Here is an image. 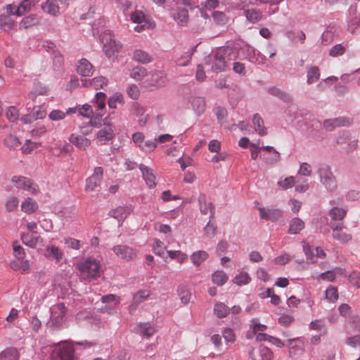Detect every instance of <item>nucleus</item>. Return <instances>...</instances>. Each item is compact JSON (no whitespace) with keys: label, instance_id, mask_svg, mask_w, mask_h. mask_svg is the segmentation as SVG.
<instances>
[{"label":"nucleus","instance_id":"nucleus-40","mask_svg":"<svg viewBox=\"0 0 360 360\" xmlns=\"http://www.w3.org/2000/svg\"><path fill=\"white\" fill-rule=\"evenodd\" d=\"M338 291L336 287L330 285L325 290V298L330 302H335L338 300Z\"/></svg>","mask_w":360,"mask_h":360},{"label":"nucleus","instance_id":"nucleus-46","mask_svg":"<svg viewBox=\"0 0 360 360\" xmlns=\"http://www.w3.org/2000/svg\"><path fill=\"white\" fill-rule=\"evenodd\" d=\"M277 184L281 188L286 190L293 187L295 185V179L293 176H288L283 180L280 179Z\"/></svg>","mask_w":360,"mask_h":360},{"label":"nucleus","instance_id":"nucleus-41","mask_svg":"<svg viewBox=\"0 0 360 360\" xmlns=\"http://www.w3.org/2000/svg\"><path fill=\"white\" fill-rule=\"evenodd\" d=\"M131 20L136 24H142L145 22H151L146 18L145 14L141 11H135L130 15Z\"/></svg>","mask_w":360,"mask_h":360},{"label":"nucleus","instance_id":"nucleus-25","mask_svg":"<svg viewBox=\"0 0 360 360\" xmlns=\"http://www.w3.org/2000/svg\"><path fill=\"white\" fill-rule=\"evenodd\" d=\"M191 103L194 111L198 115L203 113L205 110L206 103L204 98L200 96L193 97L192 98Z\"/></svg>","mask_w":360,"mask_h":360},{"label":"nucleus","instance_id":"nucleus-53","mask_svg":"<svg viewBox=\"0 0 360 360\" xmlns=\"http://www.w3.org/2000/svg\"><path fill=\"white\" fill-rule=\"evenodd\" d=\"M123 103V96L120 94H115L111 96L108 100V105L110 108L115 109L117 107V103L122 104Z\"/></svg>","mask_w":360,"mask_h":360},{"label":"nucleus","instance_id":"nucleus-30","mask_svg":"<svg viewBox=\"0 0 360 360\" xmlns=\"http://www.w3.org/2000/svg\"><path fill=\"white\" fill-rule=\"evenodd\" d=\"M252 123L255 127V130L259 135L264 136L267 134L266 129L264 127V122L262 117L258 115L255 114L252 119Z\"/></svg>","mask_w":360,"mask_h":360},{"label":"nucleus","instance_id":"nucleus-1","mask_svg":"<svg viewBox=\"0 0 360 360\" xmlns=\"http://www.w3.org/2000/svg\"><path fill=\"white\" fill-rule=\"evenodd\" d=\"M236 58V54L232 48L220 47L214 53L212 70L215 72L225 71L228 68V63Z\"/></svg>","mask_w":360,"mask_h":360},{"label":"nucleus","instance_id":"nucleus-24","mask_svg":"<svg viewBox=\"0 0 360 360\" xmlns=\"http://www.w3.org/2000/svg\"><path fill=\"white\" fill-rule=\"evenodd\" d=\"M43 11L47 14L56 16L59 13V6L56 0H47L41 5Z\"/></svg>","mask_w":360,"mask_h":360},{"label":"nucleus","instance_id":"nucleus-63","mask_svg":"<svg viewBox=\"0 0 360 360\" xmlns=\"http://www.w3.org/2000/svg\"><path fill=\"white\" fill-rule=\"evenodd\" d=\"M261 360H273V353L266 347H262L259 349Z\"/></svg>","mask_w":360,"mask_h":360},{"label":"nucleus","instance_id":"nucleus-22","mask_svg":"<svg viewBox=\"0 0 360 360\" xmlns=\"http://www.w3.org/2000/svg\"><path fill=\"white\" fill-rule=\"evenodd\" d=\"M10 267L21 274H28L30 272V263L29 261L25 259H15L10 263Z\"/></svg>","mask_w":360,"mask_h":360},{"label":"nucleus","instance_id":"nucleus-29","mask_svg":"<svg viewBox=\"0 0 360 360\" xmlns=\"http://www.w3.org/2000/svg\"><path fill=\"white\" fill-rule=\"evenodd\" d=\"M229 311V307L223 302H217L214 304V314L219 319L226 317Z\"/></svg>","mask_w":360,"mask_h":360},{"label":"nucleus","instance_id":"nucleus-33","mask_svg":"<svg viewBox=\"0 0 360 360\" xmlns=\"http://www.w3.org/2000/svg\"><path fill=\"white\" fill-rule=\"evenodd\" d=\"M19 353L15 348H8L0 353V360H18Z\"/></svg>","mask_w":360,"mask_h":360},{"label":"nucleus","instance_id":"nucleus-44","mask_svg":"<svg viewBox=\"0 0 360 360\" xmlns=\"http://www.w3.org/2000/svg\"><path fill=\"white\" fill-rule=\"evenodd\" d=\"M251 278L248 273L241 272L234 277L233 281L238 285H243L248 284Z\"/></svg>","mask_w":360,"mask_h":360},{"label":"nucleus","instance_id":"nucleus-28","mask_svg":"<svg viewBox=\"0 0 360 360\" xmlns=\"http://www.w3.org/2000/svg\"><path fill=\"white\" fill-rule=\"evenodd\" d=\"M133 58L134 60L143 64L149 63L153 60L152 56L141 49L134 51Z\"/></svg>","mask_w":360,"mask_h":360},{"label":"nucleus","instance_id":"nucleus-23","mask_svg":"<svg viewBox=\"0 0 360 360\" xmlns=\"http://www.w3.org/2000/svg\"><path fill=\"white\" fill-rule=\"evenodd\" d=\"M106 96L103 92H98L96 94V101L94 107L96 108L95 114L97 117H101L103 115V110L105 107Z\"/></svg>","mask_w":360,"mask_h":360},{"label":"nucleus","instance_id":"nucleus-47","mask_svg":"<svg viewBox=\"0 0 360 360\" xmlns=\"http://www.w3.org/2000/svg\"><path fill=\"white\" fill-rule=\"evenodd\" d=\"M4 144L9 148H15L20 145L18 138L13 135H8L4 139Z\"/></svg>","mask_w":360,"mask_h":360},{"label":"nucleus","instance_id":"nucleus-45","mask_svg":"<svg viewBox=\"0 0 360 360\" xmlns=\"http://www.w3.org/2000/svg\"><path fill=\"white\" fill-rule=\"evenodd\" d=\"M91 84L92 87L96 90H98L100 89H104L105 86H107L108 80L105 77L102 76L96 77L91 79Z\"/></svg>","mask_w":360,"mask_h":360},{"label":"nucleus","instance_id":"nucleus-38","mask_svg":"<svg viewBox=\"0 0 360 360\" xmlns=\"http://www.w3.org/2000/svg\"><path fill=\"white\" fill-rule=\"evenodd\" d=\"M147 75V70L141 66L134 67L131 71V77L136 81L143 79Z\"/></svg>","mask_w":360,"mask_h":360},{"label":"nucleus","instance_id":"nucleus-51","mask_svg":"<svg viewBox=\"0 0 360 360\" xmlns=\"http://www.w3.org/2000/svg\"><path fill=\"white\" fill-rule=\"evenodd\" d=\"M346 214V211L344 209L339 207H333L330 211V215L334 220H341Z\"/></svg>","mask_w":360,"mask_h":360},{"label":"nucleus","instance_id":"nucleus-48","mask_svg":"<svg viewBox=\"0 0 360 360\" xmlns=\"http://www.w3.org/2000/svg\"><path fill=\"white\" fill-rule=\"evenodd\" d=\"M245 15L247 19L251 22H255L259 20L262 18V14L259 11L257 10H246Z\"/></svg>","mask_w":360,"mask_h":360},{"label":"nucleus","instance_id":"nucleus-34","mask_svg":"<svg viewBox=\"0 0 360 360\" xmlns=\"http://www.w3.org/2000/svg\"><path fill=\"white\" fill-rule=\"evenodd\" d=\"M207 258V252L203 250L195 252L191 256V259L193 264L197 266H200Z\"/></svg>","mask_w":360,"mask_h":360},{"label":"nucleus","instance_id":"nucleus-10","mask_svg":"<svg viewBox=\"0 0 360 360\" xmlns=\"http://www.w3.org/2000/svg\"><path fill=\"white\" fill-rule=\"evenodd\" d=\"M330 227L332 229L333 233V238L340 241L342 243H347L352 240V235L347 233L344 229L345 227H344L343 224L342 223L339 224H335L331 223Z\"/></svg>","mask_w":360,"mask_h":360},{"label":"nucleus","instance_id":"nucleus-31","mask_svg":"<svg viewBox=\"0 0 360 360\" xmlns=\"http://www.w3.org/2000/svg\"><path fill=\"white\" fill-rule=\"evenodd\" d=\"M38 208L37 202L32 198H27L21 205V210L24 212L31 214L34 212Z\"/></svg>","mask_w":360,"mask_h":360},{"label":"nucleus","instance_id":"nucleus-14","mask_svg":"<svg viewBox=\"0 0 360 360\" xmlns=\"http://www.w3.org/2000/svg\"><path fill=\"white\" fill-rule=\"evenodd\" d=\"M132 212L130 205L119 206L109 212V215L119 221H124Z\"/></svg>","mask_w":360,"mask_h":360},{"label":"nucleus","instance_id":"nucleus-57","mask_svg":"<svg viewBox=\"0 0 360 360\" xmlns=\"http://www.w3.org/2000/svg\"><path fill=\"white\" fill-rule=\"evenodd\" d=\"M13 20L6 15H1L0 17V25L4 30H9L13 25Z\"/></svg>","mask_w":360,"mask_h":360},{"label":"nucleus","instance_id":"nucleus-50","mask_svg":"<svg viewBox=\"0 0 360 360\" xmlns=\"http://www.w3.org/2000/svg\"><path fill=\"white\" fill-rule=\"evenodd\" d=\"M153 249L155 254L160 257H163L166 247L164 245L163 242H162L160 239L155 238L154 240Z\"/></svg>","mask_w":360,"mask_h":360},{"label":"nucleus","instance_id":"nucleus-15","mask_svg":"<svg viewBox=\"0 0 360 360\" xmlns=\"http://www.w3.org/2000/svg\"><path fill=\"white\" fill-rule=\"evenodd\" d=\"M352 122V121L350 118L341 117L335 119L325 120L323 122V126L326 129L332 130L337 127L350 125Z\"/></svg>","mask_w":360,"mask_h":360},{"label":"nucleus","instance_id":"nucleus-19","mask_svg":"<svg viewBox=\"0 0 360 360\" xmlns=\"http://www.w3.org/2000/svg\"><path fill=\"white\" fill-rule=\"evenodd\" d=\"M50 151L56 157H63L70 154L73 151V147L68 143H65L63 146L55 144L51 147Z\"/></svg>","mask_w":360,"mask_h":360},{"label":"nucleus","instance_id":"nucleus-52","mask_svg":"<svg viewBox=\"0 0 360 360\" xmlns=\"http://www.w3.org/2000/svg\"><path fill=\"white\" fill-rule=\"evenodd\" d=\"M150 295V292L147 290H143L138 291L133 298V301L136 304L141 303L146 300Z\"/></svg>","mask_w":360,"mask_h":360},{"label":"nucleus","instance_id":"nucleus-64","mask_svg":"<svg viewBox=\"0 0 360 360\" xmlns=\"http://www.w3.org/2000/svg\"><path fill=\"white\" fill-rule=\"evenodd\" d=\"M346 344L354 348H360V335L348 338Z\"/></svg>","mask_w":360,"mask_h":360},{"label":"nucleus","instance_id":"nucleus-59","mask_svg":"<svg viewBox=\"0 0 360 360\" xmlns=\"http://www.w3.org/2000/svg\"><path fill=\"white\" fill-rule=\"evenodd\" d=\"M19 200L17 197H11L6 202V208L8 212H13L18 207Z\"/></svg>","mask_w":360,"mask_h":360},{"label":"nucleus","instance_id":"nucleus-3","mask_svg":"<svg viewBox=\"0 0 360 360\" xmlns=\"http://www.w3.org/2000/svg\"><path fill=\"white\" fill-rule=\"evenodd\" d=\"M75 348L70 342L56 345L51 354V360H75Z\"/></svg>","mask_w":360,"mask_h":360},{"label":"nucleus","instance_id":"nucleus-62","mask_svg":"<svg viewBox=\"0 0 360 360\" xmlns=\"http://www.w3.org/2000/svg\"><path fill=\"white\" fill-rule=\"evenodd\" d=\"M349 281L352 285L356 287L357 288H360V272L353 271L349 276Z\"/></svg>","mask_w":360,"mask_h":360},{"label":"nucleus","instance_id":"nucleus-17","mask_svg":"<svg viewBox=\"0 0 360 360\" xmlns=\"http://www.w3.org/2000/svg\"><path fill=\"white\" fill-rule=\"evenodd\" d=\"M259 211L260 217L266 220L276 221L282 216V212L276 208L259 207Z\"/></svg>","mask_w":360,"mask_h":360},{"label":"nucleus","instance_id":"nucleus-9","mask_svg":"<svg viewBox=\"0 0 360 360\" xmlns=\"http://www.w3.org/2000/svg\"><path fill=\"white\" fill-rule=\"evenodd\" d=\"M114 253L121 259L131 261L136 258L137 252L133 248L127 245H117L113 247Z\"/></svg>","mask_w":360,"mask_h":360},{"label":"nucleus","instance_id":"nucleus-35","mask_svg":"<svg viewBox=\"0 0 360 360\" xmlns=\"http://www.w3.org/2000/svg\"><path fill=\"white\" fill-rule=\"evenodd\" d=\"M136 330L139 334H141L142 335H145L147 338L151 337L155 333V330L154 327H153L148 323H140L137 326Z\"/></svg>","mask_w":360,"mask_h":360},{"label":"nucleus","instance_id":"nucleus-8","mask_svg":"<svg viewBox=\"0 0 360 360\" xmlns=\"http://www.w3.org/2000/svg\"><path fill=\"white\" fill-rule=\"evenodd\" d=\"M134 143L139 149L145 153H150L155 150L157 143L153 140H145V136L142 132H136L132 135Z\"/></svg>","mask_w":360,"mask_h":360},{"label":"nucleus","instance_id":"nucleus-43","mask_svg":"<svg viewBox=\"0 0 360 360\" xmlns=\"http://www.w3.org/2000/svg\"><path fill=\"white\" fill-rule=\"evenodd\" d=\"M320 77L319 69L316 66H311L307 71V83L311 84L317 81Z\"/></svg>","mask_w":360,"mask_h":360},{"label":"nucleus","instance_id":"nucleus-58","mask_svg":"<svg viewBox=\"0 0 360 360\" xmlns=\"http://www.w3.org/2000/svg\"><path fill=\"white\" fill-rule=\"evenodd\" d=\"M251 328L254 334H258L267 328L266 325L258 323L257 319L252 320Z\"/></svg>","mask_w":360,"mask_h":360},{"label":"nucleus","instance_id":"nucleus-6","mask_svg":"<svg viewBox=\"0 0 360 360\" xmlns=\"http://www.w3.org/2000/svg\"><path fill=\"white\" fill-rule=\"evenodd\" d=\"M11 181L13 185L17 188L27 191L31 194H35L39 191L37 184L27 177L13 176Z\"/></svg>","mask_w":360,"mask_h":360},{"label":"nucleus","instance_id":"nucleus-56","mask_svg":"<svg viewBox=\"0 0 360 360\" xmlns=\"http://www.w3.org/2000/svg\"><path fill=\"white\" fill-rule=\"evenodd\" d=\"M222 335L227 343H233L236 340V335L230 328H226L222 331Z\"/></svg>","mask_w":360,"mask_h":360},{"label":"nucleus","instance_id":"nucleus-21","mask_svg":"<svg viewBox=\"0 0 360 360\" xmlns=\"http://www.w3.org/2000/svg\"><path fill=\"white\" fill-rule=\"evenodd\" d=\"M77 70L82 76H91L94 72V66L89 60L82 58L78 63Z\"/></svg>","mask_w":360,"mask_h":360},{"label":"nucleus","instance_id":"nucleus-4","mask_svg":"<svg viewBox=\"0 0 360 360\" xmlns=\"http://www.w3.org/2000/svg\"><path fill=\"white\" fill-rule=\"evenodd\" d=\"M100 38L103 44V50L108 57H111L122 48V44L115 41L114 35L109 30L103 32Z\"/></svg>","mask_w":360,"mask_h":360},{"label":"nucleus","instance_id":"nucleus-32","mask_svg":"<svg viewBox=\"0 0 360 360\" xmlns=\"http://www.w3.org/2000/svg\"><path fill=\"white\" fill-rule=\"evenodd\" d=\"M179 297L184 304H188L191 298V292L185 285H179L177 289Z\"/></svg>","mask_w":360,"mask_h":360},{"label":"nucleus","instance_id":"nucleus-37","mask_svg":"<svg viewBox=\"0 0 360 360\" xmlns=\"http://www.w3.org/2000/svg\"><path fill=\"white\" fill-rule=\"evenodd\" d=\"M304 228V223L299 218H293L290 223L289 233L297 234Z\"/></svg>","mask_w":360,"mask_h":360},{"label":"nucleus","instance_id":"nucleus-26","mask_svg":"<svg viewBox=\"0 0 360 360\" xmlns=\"http://www.w3.org/2000/svg\"><path fill=\"white\" fill-rule=\"evenodd\" d=\"M36 233H23L21 234V240L22 243L30 248H35L38 243L39 236H36Z\"/></svg>","mask_w":360,"mask_h":360},{"label":"nucleus","instance_id":"nucleus-16","mask_svg":"<svg viewBox=\"0 0 360 360\" xmlns=\"http://www.w3.org/2000/svg\"><path fill=\"white\" fill-rule=\"evenodd\" d=\"M198 203L200 212L202 214H207L210 212V219H213L214 217V206L211 202H207L206 195L204 193L200 194L198 197Z\"/></svg>","mask_w":360,"mask_h":360},{"label":"nucleus","instance_id":"nucleus-39","mask_svg":"<svg viewBox=\"0 0 360 360\" xmlns=\"http://www.w3.org/2000/svg\"><path fill=\"white\" fill-rule=\"evenodd\" d=\"M63 252L60 249L55 246L51 245L46 248V257L49 258H54L58 262L62 259Z\"/></svg>","mask_w":360,"mask_h":360},{"label":"nucleus","instance_id":"nucleus-49","mask_svg":"<svg viewBox=\"0 0 360 360\" xmlns=\"http://www.w3.org/2000/svg\"><path fill=\"white\" fill-rule=\"evenodd\" d=\"M14 256L18 259H24L25 252L24 248L20 245L18 241H14L12 245Z\"/></svg>","mask_w":360,"mask_h":360},{"label":"nucleus","instance_id":"nucleus-2","mask_svg":"<svg viewBox=\"0 0 360 360\" xmlns=\"http://www.w3.org/2000/svg\"><path fill=\"white\" fill-rule=\"evenodd\" d=\"M82 279L91 281L101 276V262L94 257H88L77 265Z\"/></svg>","mask_w":360,"mask_h":360},{"label":"nucleus","instance_id":"nucleus-5","mask_svg":"<svg viewBox=\"0 0 360 360\" xmlns=\"http://www.w3.org/2000/svg\"><path fill=\"white\" fill-rule=\"evenodd\" d=\"M318 174L321 183L329 191H334L337 188V181L333 172L328 165H321L318 169Z\"/></svg>","mask_w":360,"mask_h":360},{"label":"nucleus","instance_id":"nucleus-13","mask_svg":"<svg viewBox=\"0 0 360 360\" xmlns=\"http://www.w3.org/2000/svg\"><path fill=\"white\" fill-rule=\"evenodd\" d=\"M105 126L100 129L96 134V139L101 145L105 144L107 141H111L115 137L114 129L112 127L104 123Z\"/></svg>","mask_w":360,"mask_h":360},{"label":"nucleus","instance_id":"nucleus-18","mask_svg":"<svg viewBox=\"0 0 360 360\" xmlns=\"http://www.w3.org/2000/svg\"><path fill=\"white\" fill-rule=\"evenodd\" d=\"M69 141L80 150H86L91 145V141L89 139L75 134L70 136Z\"/></svg>","mask_w":360,"mask_h":360},{"label":"nucleus","instance_id":"nucleus-27","mask_svg":"<svg viewBox=\"0 0 360 360\" xmlns=\"http://www.w3.org/2000/svg\"><path fill=\"white\" fill-rule=\"evenodd\" d=\"M76 108H70L67 110L66 112H63L60 110H54L49 113V117L50 118V120L53 121H58L63 120L65 117L66 115L75 113L76 112Z\"/></svg>","mask_w":360,"mask_h":360},{"label":"nucleus","instance_id":"nucleus-60","mask_svg":"<svg viewBox=\"0 0 360 360\" xmlns=\"http://www.w3.org/2000/svg\"><path fill=\"white\" fill-rule=\"evenodd\" d=\"M79 113L84 117L89 118L92 117L94 112L90 105L84 104L79 108Z\"/></svg>","mask_w":360,"mask_h":360},{"label":"nucleus","instance_id":"nucleus-20","mask_svg":"<svg viewBox=\"0 0 360 360\" xmlns=\"http://www.w3.org/2000/svg\"><path fill=\"white\" fill-rule=\"evenodd\" d=\"M167 77L164 72H156L153 73L148 82V84L154 88H160L165 85Z\"/></svg>","mask_w":360,"mask_h":360},{"label":"nucleus","instance_id":"nucleus-54","mask_svg":"<svg viewBox=\"0 0 360 360\" xmlns=\"http://www.w3.org/2000/svg\"><path fill=\"white\" fill-rule=\"evenodd\" d=\"M6 116L8 120L13 122L18 119L19 112L16 109V108H15L13 106H10L6 110Z\"/></svg>","mask_w":360,"mask_h":360},{"label":"nucleus","instance_id":"nucleus-7","mask_svg":"<svg viewBox=\"0 0 360 360\" xmlns=\"http://www.w3.org/2000/svg\"><path fill=\"white\" fill-rule=\"evenodd\" d=\"M50 323L52 326L60 328L64 323L66 307L63 303L53 305L51 309Z\"/></svg>","mask_w":360,"mask_h":360},{"label":"nucleus","instance_id":"nucleus-42","mask_svg":"<svg viewBox=\"0 0 360 360\" xmlns=\"http://www.w3.org/2000/svg\"><path fill=\"white\" fill-rule=\"evenodd\" d=\"M228 280V277L223 271H217L212 274V281L218 285H223Z\"/></svg>","mask_w":360,"mask_h":360},{"label":"nucleus","instance_id":"nucleus-12","mask_svg":"<svg viewBox=\"0 0 360 360\" xmlns=\"http://www.w3.org/2000/svg\"><path fill=\"white\" fill-rule=\"evenodd\" d=\"M139 169L141 172L142 177L149 188H154L156 186V176L153 169L149 167L141 164Z\"/></svg>","mask_w":360,"mask_h":360},{"label":"nucleus","instance_id":"nucleus-11","mask_svg":"<svg viewBox=\"0 0 360 360\" xmlns=\"http://www.w3.org/2000/svg\"><path fill=\"white\" fill-rule=\"evenodd\" d=\"M103 169L101 167H96L94 174L86 179L85 190L87 192L95 191L100 185L103 178Z\"/></svg>","mask_w":360,"mask_h":360},{"label":"nucleus","instance_id":"nucleus-61","mask_svg":"<svg viewBox=\"0 0 360 360\" xmlns=\"http://www.w3.org/2000/svg\"><path fill=\"white\" fill-rule=\"evenodd\" d=\"M38 147V144L34 142H32L30 140H27L25 144L22 146L21 149L24 153L29 154L32 151Z\"/></svg>","mask_w":360,"mask_h":360},{"label":"nucleus","instance_id":"nucleus-36","mask_svg":"<svg viewBox=\"0 0 360 360\" xmlns=\"http://www.w3.org/2000/svg\"><path fill=\"white\" fill-rule=\"evenodd\" d=\"M174 19L177 23L184 25L186 24L188 20V12L186 8H179L174 14Z\"/></svg>","mask_w":360,"mask_h":360},{"label":"nucleus","instance_id":"nucleus-55","mask_svg":"<svg viewBox=\"0 0 360 360\" xmlns=\"http://www.w3.org/2000/svg\"><path fill=\"white\" fill-rule=\"evenodd\" d=\"M212 17L217 25H224L227 22L225 14L221 11H214L212 13Z\"/></svg>","mask_w":360,"mask_h":360}]
</instances>
